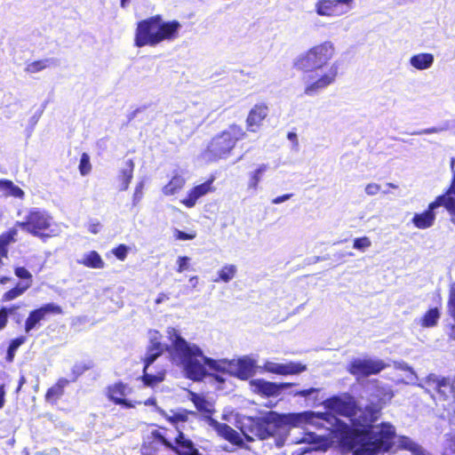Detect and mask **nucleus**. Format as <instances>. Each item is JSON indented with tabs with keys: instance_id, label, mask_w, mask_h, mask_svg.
<instances>
[{
	"instance_id": "f257e3e1",
	"label": "nucleus",
	"mask_w": 455,
	"mask_h": 455,
	"mask_svg": "<svg viewBox=\"0 0 455 455\" xmlns=\"http://www.w3.org/2000/svg\"><path fill=\"white\" fill-rule=\"evenodd\" d=\"M385 397L386 395L383 397L371 395L363 409L358 408L354 397L347 394L343 396L333 395L323 401V405L329 411L349 418L362 427L355 438H353L350 426L340 419H333L337 435L350 443L359 455H375L380 451H388L394 445L396 434L392 424L382 422L372 425L379 418L386 403Z\"/></svg>"
},
{
	"instance_id": "f03ea898",
	"label": "nucleus",
	"mask_w": 455,
	"mask_h": 455,
	"mask_svg": "<svg viewBox=\"0 0 455 455\" xmlns=\"http://www.w3.org/2000/svg\"><path fill=\"white\" fill-rule=\"evenodd\" d=\"M167 333L172 340L169 351L172 360L189 379L202 380L206 375V367L217 373L230 372L241 379H248L256 373V363L248 356L239 358L236 363L215 360L204 355L201 347L187 341L176 329L170 327Z\"/></svg>"
},
{
	"instance_id": "7ed1b4c3",
	"label": "nucleus",
	"mask_w": 455,
	"mask_h": 455,
	"mask_svg": "<svg viewBox=\"0 0 455 455\" xmlns=\"http://www.w3.org/2000/svg\"><path fill=\"white\" fill-rule=\"evenodd\" d=\"M324 419V413L313 411L292 413H278L270 411L262 417L251 418L249 419L250 432L259 439L265 440L276 435L283 427H304L306 425L318 426L319 420Z\"/></svg>"
},
{
	"instance_id": "20e7f679",
	"label": "nucleus",
	"mask_w": 455,
	"mask_h": 455,
	"mask_svg": "<svg viewBox=\"0 0 455 455\" xmlns=\"http://www.w3.org/2000/svg\"><path fill=\"white\" fill-rule=\"evenodd\" d=\"M181 24L178 20L164 21L161 15H155L138 22L134 44L156 46L164 41H172L178 37Z\"/></svg>"
},
{
	"instance_id": "39448f33",
	"label": "nucleus",
	"mask_w": 455,
	"mask_h": 455,
	"mask_svg": "<svg viewBox=\"0 0 455 455\" xmlns=\"http://www.w3.org/2000/svg\"><path fill=\"white\" fill-rule=\"evenodd\" d=\"M244 136L243 129L235 124L230 125L228 129L216 135L209 143L203 156L207 161H217L226 158L234 148L237 140Z\"/></svg>"
},
{
	"instance_id": "423d86ee",
	"label": "nucleus",
	"mask_w": 455,
	"mask_h": 455,
	"mask_svg": "<svg viewBox=\"0 0 455 455\" xmlns=\"http://www.w3.org/2000/svg\"><path fill=\"white\" fill-rule=\"evenodd\" d=\"M148 337H149V345L147 348V353L144 357V369H143V375H142V380L146 386L153 387L156 385L157 383H160L164 379V372H158L156 374L154 373H148V367L154 363V362L164 353V350H166L170 356H172L170 353V347L171 345H163L160 341L161 335L157 331L151 330L148 331ZM172 342V340L170 339ZM171 360L173 363H175L172 360V357H171Z\"/></svg>"
},
{
	"instance_id": "0eeeda50",
	"label": "nucleus",
	"mask_w": 455,
	"mask_h": 455,
	"mask_svg": "<svg viewBox=\"0 0 455 455\" xmlns=\"http://www.w3.org/2000/svg\"><path fill=\"white\" fill-rule=\"evenodd\" d=\"M334 52L333 44L331 41H325L299 56L295 67L304 71L320 69L333 57Z\"/></svg>"
},
{
	"instance_id": "6e6552de",
	"label": "nucleus",
	"mask_w": 455,
	"mask_h": 455,
	"mask_svg": "<svg viewBox=\"0 0 455 455\" xmlns=\"http://www.w3.org/2000/svg\"><path fill=\"white\" fill-rule=\"evenodd\" d=\"M51 220V217L45 211L36 208L28 212L24 221H18L16 225L35 236L45 239L49 237V235L43 234L40 231L50 227Z\"/></svg>"
},
{
	"instance_id": "1a4fd4ad",
	"label": "nucleus",
	"mask_w": 455,
	"mask_h": 455,
	"mask_svg": "<svg viewBox=\"0 0 455 455\" xmlns=\"http://www.w3.org/2000/svg\"><path fill=\"white\" fill-rule=\"evenodd\" d=\"M427 390L434 391V399L447 402L449 404L455 401V386L450 378L429 374L426 379Z\"/></svg>"
},
{
	"instance_id": "9d476101",
	"label": "nucleus",
	"mask_w": 455,
	"mask_h": 455,
	"mask_svg": "<svg viewBox=\"0 0 455 455\" xmlns=\"http://www.w3.org/2000/svg\"><path fill=\"white\" fill-rule=\"evenodd\" d=\"M386 367L387 364L380 359L355 358L350 362L347 370L352 375L359 379L376 375Z\"/></svg>"
},
{
	"instance_id": "9b49d317",
	"label": "nucleus",
	"mask_w": 455,
	"mask_h": 455,
	"mask_svg": "<svg viewBox=\"0 0 455 455\" xmlns=\"http://www.w3.org/2000/svg\"><path fill=\"white\" fill-rule=\"evenodd\" d=\"M447 201L444 195H441L435 198V200L428 204L426 211L421 213H415L411 222L413 225L420 229H425L432 227L435 220V211L443 206L447 210Z\"/></svg>"
},
{
	"instance_id": "f8f14e48",
	"label": "nucleus",
	"mask_w": 455,
	"mask_h": 455,
	"mask_svg": "<svg viewBox=\"0 0 455 455\" xmlns=\"http://www.w3.org/2000/svg\"><path fill=\"white\" fill-rule=\"evenodd\" d=\"M354 0H319L315 12L320 16H336L347 13L353 8Z\"/></svg>"
},
{
	"instance_id": "ddd939ff",
	"label": "nucleus",
	"mask_w": 455,
	"mask_h": 455,
	"mask_svg": "<svg viewBox=\"0 0 455 455\" xmlns=\"http://www.w3.org/2000/svg\"><path fill=\"white\" fill-rule=\"evenodd\" d=\"M62 313V308L55 303H47L39 308L30 311L26 322L24 330L26 333L37 329L40 326V322L44 320L48 315H60Z\"/></svg>"
},
{
	"instance_id": "4468645a",
	"label": "nucleus",
	"mask_w": 455,
	"mask_h": 455,
	"mask_svg": "<svg viewBox=\"0 0 455 455\" xmlns=\"http://www.w3.org/2000/svg\"><path fill=\"white\" fill-rule=\"evenodd\" d=\"M339 64L334 62L328 72L318 77L316 80H312L309 77L307 86L305 88V94L308 96H315L322 90L333 84L338 75Z\"/></svg>"
},
{
	"instance_id": "2eb2a0df",
	"label": "nucleus",
	"mask_w": 455,
	"mask_h": 455,
	"mask_svg": "<svg viewBox=\"0 0 455 455\" xmlns=\"http://www.w3.org/2000/svg\"><path fill=\"white\" fill-rule=\"evenodd\" d=\"M254 392L265 396H277L284 390L295 386L293 383H275L265 379H252L250 382Z\"/></svg>"
},
{
	"instance_id": "dca6fc26",
	"label": "nucleus",
	"mask_w": 455,
	"mask_h": 455,
	"mask_svg": "<svg viewBox=\"0 0 455 455\" xmlns=\"http://www.w3.org/2000/svg\"><path fill=\"white\" fill-rule=\"evenodd\" d=\"M263 368L266 371L279 375L299 374L307 370V366L305 364L295 362H290L287 363L266 362Z\"/></svg>"
},
{
	"instance_id": "f3484780",
	"label": "nucleus",
	"mask_w": 455,
	"mask_h": 455,
	"mask_svg": "<svg viewBox=\"0 0 455 455\" xmlns=\"http://www.w3.org/2000/svg\"><path fill=\"white\" fill-rule=\"evenodd\" d=\"M214 181V178H211L205 182L195 186L191 188L188 194V196L184 198L181 203L187 206L188 208H192L196 205L197 200L204 196L213 190L212 183Z\"/></svg>"
},
{
	"instance_id": "a211bd4d",
	"label": "nucleus",
	"mask_w": 455,
	"mask_h": 455,
	"mask_svg": "<svg viewBox=\"0 0 455 455\" xmlns=\"http://www.w3.org/2000/svg\"><path fill=\"white\" fill-rule=\"evenodd\" d=\"M268 108L265 104H256L249 112L246 119L247 129L250 132H256L261 122L267 117Z\"/></svg>"
},
{
	"instance_id": "6ab92c4d",
	"label": "nucleus",
	"mask_w": 455,
	"mask_h": 455,
	"mask_svg": "<svg viewBox=\"0 0 455 455\" xmlns=\"http://www.w3.org/2000/svg\"><path fill=\"white\" fill-rule=\"evenodd\" d=\"M127 386L123 382H117L108 388V396L116 404L123 405L125 408H131L133 405L130 401L124 398Z\"/></svg>"
},
{
	"instance_id": "aec40b11",
	"label": "nucleus",
	"mask_w": 455,
	"mask_h": 455,
	"mask_svg": "<svg viewBox=\"0 0 455 455\" xmlns=\"http://www.w3.org/2000/svg\"><path fill=\"white\" fill-rule=\"evenodd\" d=\"M208 424L219 435L231 443H237L240 438L239 434L226 423H220L215 419H210Z\"/></svg>"
},
{
	"instance_id": "412c9836",
	"label": "nucleus",
	"mask_w": 455,
	"mask_h": 455,
	"mask_svg": "<svg viewBox=\"0 0 455 455\" xmlns=\"http://www.w3.org/2000/svg\"><path fill=\"white\" fill-rule=\"evenodd\" d=\"M190 400L195 404L197 411L204 414V417L207 419V422H209L210 419H213L212 417L214 411L212 405L209 401L205 399L204 395L196 393H191Z\"/></svg>"
},
{
	"instance_id": "4be33fe9",
	"label": "nucleus",
	"mask_w": 455,
	"mask_h": 455,
	"mask_svg": "<svg viewBox=\"0 0 455 455\" xmlns=\"http://www.w3.org/2000/svg\"><path fill=\"white\" fill-rule=\"evenodd\" d=\"M68 379L60 378L55 385L50 387L45 395V400L51 403H56L57 401L63 395L65 387L69 384Z\"/></svg>"
},
{
	"instance_id": "5701e85b",
	"label": "nucleus",
	"mask_w": 455,
	"mask_h": 455,
	"mask_svg": "<svg viewBox=\"0 0 455 455\" xmlns=\"http://www.w3.org/2000/svg\"><path fill=\"white\" fill-rule=\"evenodd\" d=\"M134 163L132 159H128L125 162L124 168L120 170L118 180L121 182L119 190L125 191L128 189L129 185L133 177Z\"/></svg>"
},
{
	"instance_id": "b1692460",
	"label": "nucleus",
	"mask_w": 455,
	"mask_h": 455,
	"mask_svg": "<svg viewBox=\"0 0 455 455\" xmlns=\"http://www.w3.org/2000/svg\"><path fill=\"white\" fill-rule=\"evenodd\" d=\"M434 55L431 53H419L411 57L410 64L419 70L429 68L434 63Z\"/></svg>"
},
{
	"instance_id": "393cba45",
	"label": "nucleus",
	"mask_w": 455,
	"mask_h": 455,
	"mask_svg": "<svg viewBox=\"0 0 455 455\" xmlns=\"http://www.w3.org/2000/svg\"><path fill=\"white\" fill-rule=\"evenodd\" d=\"M78 263L91 268H103L105 267V262L96 251H91L84 254Z\"/></svg>"
},
{
	"instance_id": "a878e982",
	"label": "nucleus",
	"mask_w": 455,
	"mask_h": 455,
	"mask_svg": "<svg viewBox=\"0 0 455 455\" xmlns=\"http://www.w3.org/2000/svg\"><path fill=\"white\" fill-rule=\"evenodd\" d=\"M398 445L403 450L410 451L412 455H425L426 451L419 443L408 436L401 435L398 438Z\"/></svg>"
},
{
	"instance_id": "bb28decb",
	"label": "nucleus",
	"mask_w": 455,
	"mask_h": 455,
	"mask_svg": "<svg viewBox=\"0 0 455 455\" xmlns=\"http://www.w3.org/2000/svg\"><path fill=\"white\" fill-rule=\"evenodd\" d=\"M439 318V309L437 307H433L425 313V315L419 320V323L424 328H432L437 324Z\"/></svg>"
},
{
	"instance_id": "cd10ccee",
	"label": "nucleus",
	"mask_w": 455,
	"mask_h": 455,
	"mask_svg": "<svg viewBox=\"0 0 455 455\" xmlns=\"http://www.w3.org/2000/svg\"><path fill=\"white\" fill-rule=\"evenodd\" d=\"M94 363L92 360L76 362L71 369L70 381H76L80 376H82L86 371L92 369Z\"/></svg>"
},
{
	"instance_id": "c85d7f7f",
	"label": "nucleus",
	"mask_w": 455,
	"mask_h": 455,
	"mask_svg": "<svg viewBox=\"0 0 455 455\" xmlns=\"http://www.w3.org/2000/svg\"><path fill=\"white\" fill-rule=\"evenodd\" d=\"M185 184V179L180 175H175L170 182L163 188V193L166 196L174 195Z\"/></svg>"
},
{
	"instance_id": "c756f323",
	"label": "nucleus",
	"mask_w": 455,
	"mask_h": 455,
	"mask_svg": "<svg viewBox=\"0 0 455 455\" xmlns=\"http://www.w3.org/2000/svg\"><path fill=\"white\" fill-rule=\"evenodd\" d=\"M157 410L163 416H164L167 419L168 421H170L172 424H177L180 422L184 423L188 420V414H192V415L196 414V412H194V411L189 412L186 410H183V411H172V414L169 415L164 410H161V409H157Z\"/></svg>"
},
{
	"instance_id": "7c9ffc66",
	"label": "nucleus",
	"mask_w": 455,
	"mask_h": 455,
	"mask_svg": "<svg viewBox=\"0 0 455 455\" xmlns=\"http://www.w3.org/2000/svg\"><path fill=\"white\" fill-rule=\"evenodd\" d=\"M56 60L54 59H45L34 61L26 67V71L28 73H36L47 67L55 66Z\"/></svg>"
},
{
	"instance_id": "2f4dec72",
	"label": "nucleus",
	"mask_w": 455,
	"mask_h": 455,
	"mask_svg": "<svg viewBox=\"0 0 455 455\" xmlns=\"http://www.w3.org/2000/svg\"><path fill=\"white\" fill-rule=\"evenodd\" d=\"M236 271L237 268L235 265H226L219 271V278L215 279L214 282L220 280L224 283H228L235 277Z\"/></svg>"
},
{
	"instance_id": "473e14b6",
	"label": "nucleus",
	"mask_w": 455,
	"mask_h": 455,
	"mask_svg": "<svg viewBox=\"0 0 455 455\" xmlns=\"http://www.w3.org/2000/svg\"><path fill=\"white\" fill-rule=\"evenodd\" d=\"M0 190H4L11 196L18 198H21L24 196L23 190L8 180H0Z\"/></svg>"
},
{
	"instance_id": "72a5a7b5",
	"label": "nucleus",
	"mask_w": 455,
	"mask_h": 455,
	"mask_svg": "<svg viewBox=\"0 0 455 455\" xmlns=\"http://www.w3.org/2000/svg\"><path fill=\"white\" fill-rule=\"evenodd\" d=\"M27 339L24 336L17 337L11 340L6 352V360L12 362L14 358L17 349L26 342Z\"/></svg>"
},
{
	"instance_id": "f704fd0d",
	"label": "nucleus",
	"mask_w": 455,
	"mask_h": 455,
	"mask_svg": "<svg viewBox=\"0 0 455 455\" xmlns=\"http://www.w3.org/2000/svg\"><path fill=\"white\" fill-rule=\"evenodd\" d=\"M320 391V388L309 387L307 389L291 391L290 395H292L293 396H302L306 399H311L314 402H316L318 400V394Z\"/></svg>"
},
{
	"instance_id": "c9c22d12",
	"label": "nucleus",
	"mask_w": 455,
	"mask_h": 455,
	"mask_svg": "<svg viewBox=\"0 0 455 455\" xmlns=\"http://www.w3.org/2000/svg\"><path fill=\"white\" fill-rule=\"evenodd\" d=\"M267 164H262L258 169H256L253 172L251 173V178L249 181V188L256 189L258 188L259 182L261 180L262 175L267 170Z\"/></svg>"
},
{
	"instance_id": "e433bc0d",
	"label": "nucleus",
	"mask_w": 455,
	"mask_h": 455,
	"mask_svg": "<svg viewBox=\"0 0 455 455\" xmlns=\"http://www.w3.org/2000/svg\"><path fill=\"white\" fill-rule=\"evenodd\" d=\"M443 195L446 197L447 211L451 214V220L455 224V190L446 191Z\"/></svg>"
},
{
	"instance_id": "4c0bfd02",
	"label": "nucleus",
	"mask_w": 455,
	"mask_h": 455,
	"mask_svg": "<svg viewBox=\"0 0 455 455\" xmlns=\"http://www.w3.org/2000/svg\"><path fill=\"white\" fill-rule=\"evenodd\" d=\"M28 285H26V286L17 285V286H15L14 288L9 290L8 291H6L4 294L3 300L4 301H9V300L16 299L17 297L21 295L28 289Z\"/></svg>"
},
{
	"instance_id": "58836bf2",
	"label": "nucleus",
	"mask_w": 455,
	"mask_h": 455,
	"mask_svg": "<svg viewBox=\"0 0 455 455\" xmlns=\"http://www.w3.org/2000/svg\"><path fill=\"white\" fill-rule=\"evenodd\" d=\"M91 169L90 156L87 153H83L79 163V172L81 175H87L91 172Z\"/></svg>"
},
{
	"instance_id": "ea45409f",
	"label": "nucleus",
	"mask_w": 455,
	"mask_h": 455,
	"mask_svg": "<svg viewBox=\"0 0 455 455\" xmlns=\"http://www.w3.org/2000/svg\"><path fill=\"white\" fill-rule=\"evenodd\" d=\"M371 245V243L367 236L355 238L353 243V247L361 251H364Z\"/></svg>"
},
{
	"instance_id": "a19ab883",
	"label": "nucleus",
	"mask_w": 455,
	"mask_h": 455,
	"mask_svg": "<svg viewBox=\"0 0 455 455\" xmlns=\"http://www.w3.org/2000/svg\"><path fill=\"white\" fill-rule=\"evenodd\" d=\"M129 248L125 244H119L112 250V253L120 260H124L128 254Z\"/></svg>"
},
{
	"instance_id": "79ce46f5",
	"label": "nucleus",
	"mask_w": 455,
	"mask_h": 455,
	"mask_svg": "<svg viewBox=\"0 0 455 455\" xmlns=\"http://www.w3.org/2000/svg\"><path fill=\"white\" fill-rule=\"evenodd\" d=\"M395 368L400 369L404 371H408L410 373V376H408V378L410 379L411 381L417 379V376H416L415 372L413 371L412 368L406 363H403V362L396 363Z\"/></svg>"
},
{
	"instance_id": "37998d69",
	"label": "nucleus",
	"mask_w": 455,
	"mask_h": 455,
	"mask_svg": "<svg viewBox=\"0 0 455 455\" xmlns=\"http://www.w3.org/2000/svg\"><path fill=\"white\" fill-rule=\"evenodd\" d=\"M190 259L187 256H180L177 259L179 273H182L188 268Z\"/></svg>"
},
{
	"instance_id": "c03bdc74",
	"label": "nucleus",
	"mask_w": 455,
	"mask_h": 455,
	"mask_svg": "<svg viewBox=\"0 0 455 455\" xmlns=\"http://www.w3.org/2000/svg\"><path fill=\"white\" fill-rule=\"evenodd\" d=\"M143 188H144V182L143 181H140V182H139L137 184V186L135 188L134 194H133V199H132L134 205H136L140 201V199L142 198Z\"/></svg>"
},
{
	"instance_id": "a18cd8bd",
	"label": "nucleus",
	"mask_w": 455,
	"mask_h": 455,
	"mask_svg": "<svg viewBox=\"0 0 455 455\" xmlns=\"http://www.w3.org/2000/svg\"><path fill=\"white\" fill-rule=\"evenodd\" d=\"M18 231L15 228L10 229L7 233L4 234L1 238L8 245L10 243L15 240V236L17 235Z\"/></svg>"
},
{
	"instance_id": "49530a36",
	"label": "nucleus",
	"mask_w": 455,
	"mask_h": 455,
	"mask_svg": "<svg viewBox=\"0 0 455 455\" xmlns=\"http://www.w3.org/2000/svg\"><path fill=\"white\" fill-rule=\"evenodd\" d=\"M380 190V185L377 184V183H369L366 187H365V193L368 195V196H375L377 195Z\"/></svg>"
},
{
	"instance_id": "de8ad7c7",
	"label": "nucleus",
	"mask_w": 455,
	"mask_h": 455,
	"mask_svg": "<svg viewBox=\"0 0 455 455\" xmlns=\"http://www.w3.org/2000/svg\"><path fill=\"white\" fill-rule=\"evenodd\" d=\"M196 237V234H188L184 231L175 229V238L178 240H192Z\"/></svg>"
},
{
	"instance_id": "09e8293b",
	"label": "nucleus",
	"mask_w": 455,
	"mask_h": 455,
	"mask_svg": "<svg viewBox=\"0 0 455 455\" xmlns=\"http://www.w3.org/2000/svg\"><path fill=\"white\" fill-rule=\"evenodd\" d=\"M152 435L155 439L158 440L161 443L164 444L165 446L172 447V444L169 441H167L164 435L158 430H154L152 432Z\"/></svg>"
},
{
	"instance_id": "8fccbe9b",
	"label": "nucleus",
	"mask_w": 455,
	"mask_h": 455,
	"mask_svg": "<svg viewBox=\"0 0 455 455\" xmlns=\"http://www.w3.org/2000/svg\"><path fill=\"white\" fill-rule=\"evenodd\" d=\"M449 311L452 318L455 320V289L451 291L449 299Z\"/></svg>"
},
{
	"instance_id": "3c124183",
	"label": "nucleus",
	"mask_w": 455,
	"mask_h": 455,
	"mask_svg": "<svg viewBox=\"0 0 455 455\" xmlns=\"http://www.w3.org/2000/svg\"><path fill=\"white\" fill-rule=\"evenodd\" d=\"M15 275L20 279H30L31 274L28 270L23 267H16Z\"/></svg>"
},
{
	"instance_id": "603ef678",
	"label": "nucleus",
	"mask_w": 455,
	"mask_h": 455,
	"mask_svg": "<svg viewBox=\"0 0 455 455\" xmlns=\"http://www.w3.org/2000/svg\"><path fill=\"white\" fill-rule=\"evenodd\" d=\"M7 307H2L0 308V331L3 330L7 323Z\"/></svg>"
},
{
	"instance_id": "864d4df0",
	"label": "nucleus",
	"mask_w": 455,
	"mask_h": 455,
	"mask_svg": "<svg viewBox=\"0 0 455 455\" xmlns=\"http://www.w3.org/2000/svg\"><path fill=\"white\" fill-rule=\"evenodd\" d=\"M450 167H451V170L452 172V180H451V184L447 191H454L455 190V158L454 157H452L451 159Z\"/></svg>"
},
{
	"instance_id": "5fc2aeb1",
	"label": "nucleus",
	"mask_w": 455,
	"mask_h": 455,
	"mask_svg": "<svg viewBox=\"0 0 455 455\" xmlns=\"http://www.w3.org/2000/svg\"><path fill=\"white\" fill-rule=\"evenodd\" d=\"M46 104H47V102L43 103V105H42V108H41L39 111H37V112H36V114H35V115L30 118V123H31L33 125H35V124L38 122V120H39L40 116H42V114H43V112H44V108H45V107H46Z\"/></svg>"
},
{
	"instance_id": "6e6d98bb",
	"label": "nucleus",
	"mask_w": 455,
	"mask_h": 455,
	"mask_svg": "<svg viewBox=\"0 0 455 455\" xmlns=\"http://www.w3.org/2000/svg\"><path fill=\"white\" fill-rule=\"evenodd\" d=\"M292 194H284L283 196H277L272 200V204H279L291 198Z\"/></svg>"
},
{
	"instance_id": "4d7b16f0",
	"label": "nucleus",
	"mask_w": 455,
	"mask_h": 455,
	"mask_svg": "<svg viewBox=\"0 0 455 455\" xmlns=\"http://www.w3.org/2000/svg\"><path fill=\"white\" fill-rule=\"evenodd\" d=\"M7 255V245L4 240L0 237V266L3 264L2 257H6Z\"/></svg>"
},
{
	"instance_id": "13d9d810",
	"label": "nucleus",
	"mask_w": 455,
	"mask_h": 455,
	"mask_svg": "<svg viewBox=\"0 0 455 455\" xmlns=\"http://www.w3.org/2000/svg\"><path fill=\"white\" fill-rule=\"evenodd\" d=\"M440 131H442V129L436 128V127H431V128L424 129L419 132H413L412 134H431V133L439 132Z\"/></svg>"
},
{
	"instance_id": "bf43d9fd",
	"label": "nucleus",
	"mask_w": 455,
	"mask_h": 455,
	"mask_svg": "<svg viewBox=\"0 0 455 455\" xmlns=\"http://www.w3.org/2000/svg\"><path fill=\"white\" fill-rule=\"evenodd\" d=\"M5 390H4V385H0V409H2L5 403Z\"/></svg>"
},
{
	"instance_id": "052dcab7",
	"label": "nucleus",
	"mask_w": 455,
	"mask_h": 455,
	"mask_svg": "<svg viewBox=\"0 0 455 455\" xmlns=\"http://www.w3.org/2000/svg\"><path fill=\"white\" fill-rule=\"evenodd\" d=\"M449 449L450 451L455 454V436L454 437H451L449 441Z\"/></svg>"
},
{
	"instance_id": "680f3d73",
	"label": "nucleus",
	"mask_w": 455,
	"mask_h": 455,
	"mask_svg": "<svg viewBox=\"0 0 455 455\" xmlns=\"http://www.w3.org/2000/svg\"><path fill=\"white\" fill-rule=\"evenodd\" d=\"M26 383V379L24 376H21L20 378V380H19V385H18V387L16 389V393H19L20 390L21 389V387Z\"/></svg>"
},
{
	"instance_id": "e2e57ef3",
	"label": "nucleus",
	"mask_w": 455,
	"mask_h": 455,
	"mask_svg": "<svg viewBox=\"0 0 455 455\" xmlns=\"http://www.w3.org/2000/svg\"><path fill=\"white\" fill-rule=\"evenodd\" d=\"M287 139L291 141H298L297 140V134L295 132H289L287 134Z\"/></svg>"
},
{
	"instance_id": "0e129e2a",
	"label": "nucleus",
	"mask_w": 455,
	"mask_h": 455,
	"mask_svg": "<svg viewBox=\"0 0 455 455\" xmlns=\"http://www.w3.org/2000/svg\"><path fill=\"white\" fill-rule=\"evenodd\" d=\"M18 308H19V307H18V306H12V307H7V309H8V310H7V317H8L10 315L13 314V313L18 309Z\"/></svg>"
},
{
	"instance_id": "69168bd1",
	"label": "nucleus",
	"mask_w": 455,
	"mask_h": 455,
	"mask_svg": "<svg viewBox=\"0 0 455 455\" xmlns=\"http://www.w3.org/2000/svg\"><path fill=\"white\" fill-rule=\"evenodd\" d=\"M141 108H137L129 115V121L136 117L137 114L140 112Z\"/></svg>"
},
{
	"instance_id": "338daca9",
	"label": "nucleus",
	"mask_w": 455,
	"mask_h": 455,
	"mask_svg": "<svg viewBox=\"0 0 455 455\" xmlns=\"http://www.w3.org/2000/svg\"><path fill=\"white\" fill-rule=\"evenodd\" d=\"M189 283L192 284L193 287H196L198 283V278L197 276H192L190 279H189Z\"/></svg>"
},
{
	"instance_id": "774afa93",
	"label": "nucleus",
	"mask_w": 455,
	"mask_h": 455,
	"mask_svg": "<svg viewBox=\"0 0 455 455\" xmlns=\"http://www.w3.org/2000/svg\"><path fill=\"white\" fill-rule=\"evenodd\" d=\"M130 3V0H120V5L122 8H125Z\"/></svg>"
}]
</instances>
